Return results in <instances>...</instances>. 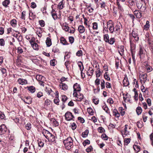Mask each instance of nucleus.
Segmentation results:
<instances>
[{"mask_svg":"<svg viewBox=\"0 0 153 153\" xmlns=\"http://www.w3.org/2000/svg\"><path fill=\"white\" fill-rule=\"evenodd\" d=\"M52 51L54 53H59V49L56 46L53 47L52 49Z\"/></svg>","mask_w":153,"mask_h":153,"instance_id":"nucleus-50","label":"nucleus"},{"mask_svg":"<svg viewBox=\"0 0 153 153\" xmlns=\"http://www.w3.org/2000/svg\"><path fill=\"white\" fill-rule=\"evenodd\" d=\"M64 5L65 1L63 0H62L58 4L57 8L59 10H62L63 8Z\"/></svg>","mask_w":153,"mask_h":153,"instance_id":"nucleus-15","label":"nucleus"},{"mask_svg":"<svg viewBox=\"0 0 153 153\" xmlns=\"http://www.w3.org/2000/svg\"><path fill=\"white\" fill-rule=\"evenodd\" d=\"M132 35L133 37L134 38L136 41H137L139 40V37L136 32L133 30L132 32Z\"/></svg>","mask_w":153,"mask_h":153,"instance_id":"nucleus-17","label":"nucleus"},{"mask_svg":"<svg viewBox=\"0 0 153 153\" xmlns=\"http://www.w3.org/2000/svg\"><path fill=\"white\" fill-rule=\"evenodd\" d=\"M61 42L63 45H66L68 44L66 39L63 37H61L60 39Z\"/></svg>","mask_w":153,"mask_h":153,"instance_id":"nucleus-34","label":"nucleus"},{"mask_svg":"<svg viewBox=\"0 0 153 153\" xmlns=\"http://www.w3.org/2000/svg\"><path fill=\"white\" fill-rule=\"evenodd\" d=\"M97 24L96 22L93 23V29L94 30H96L97 29Z\"/></svg>","mask_w":153,"mask_h":153,"instance_id":"nucleus-61","label":"nucleus"},{"mask_svg":"<svg viewBox=\"0 0 153 153\" xmlns=\"http://www.w3.org/2000/svg\"><path fill=\"white\" fill-rule=\"evenodd\" d=\"M23 101L26 103L30 104L32 102V99L29 96L25 97L23 100Z\"/></svg>","mask_w":153,"mask_h":153,"instance_id":"nucleus-13","label":"nucleus"},{"mask_svg":"<svg viewBox=\"0 0 153 153\" xmlns=\"http://www.w3.org/2000/svg\"><path fill=\"white\" fill-rule=\"evenodd\" d=\"M73 94L74 97H75L77 98L76 100L79 101H81L84 97L83 95L80 93L79 92L78 94L77 92H75V93H73Z\"/></svg>","mask_w":153,"mask_h":153,"instance_id":"nucleus-4","label":"nucleus"},{"mask_svg":"<svg viewBox=\"0 0 153 153\" xmlns=\"http://www.w3.org/2000/svg\"><path fill=\"white\" fill-rule=\"evenodd\" d=\"M104 105L102 106L103 109L105 110L107 113L109 114L110 116H111L109 108L105 103H104Z\"/></svg>","mask_w":153,"mask_h":153,"instance_id":"nucleus-19","label":"nucleus"},{"mask_svg":"<svg viewBox=\"0 0 153 153\" xmlns=\"http://www.w3.org/2000/svg\"><path fill=\"white\" fill-rule=\"evenodd\" d=\"M9 0H5L2 2L3 5L5 7H7V5L10 4Z\"/></svg>","mask_w":153,"mask_h":153,"instance_id":"nucleus-35","label":"nucleus"},{"mask_svg":"<svg viewBox=\"0 0 153 153\" xmlns=\"http://www.w3.org/2000/svg\"><path fill=\"white\" fill-rule=\"evenodd\" d=\"M65 117L66 120L69 121L71 120H74V116L71 113L69 112H66L65 114Z\"/></svg>","mask_w":153,"mask_h":153,"instance_id":"nucleus-3","label":"nucleus"},{"mask_svg":"<svg viewBox=\"0 0 153 153\" xmlns=\"http://www.w3.org/2000/svg\"><path fill=\"white\" fill-rule=\"evenodd\" d=\"M118 48H119V53L121 56H122L124 54V47L123 46H120Z\"/></svg>","mask_w":153,"mask_h":153,"instance_id":"nucleus-18","label":"nucleus"},{"mask_svg":"<svg viewBox=\"0 0 153 153\" xmlns=\"http://www.w3.org/2000/svg\"><path fill=\"white\" fill-rule=\"evenodd\" d=\"M101 137L104 140H107L108 139V136L105 134H102Z\"/></svg>","mask_w":153,"mask_h":153,"instance_id":"nucleus-48","label":"nucleus"},{"mask_svg":"<svg viewBox=\"0 0 153 153\" xmlns=\"http://www.w3.org/2000/svg\"><path fill=\"white\" fill-rule=\"evenodd\" d=\"M131 139L129 138H126L125 139L124 142L125 144L127 145L130 142Z\"/></svg>","mask_w":153,"mask_h":153,"instance_id":"nucleus-58","label":"nucleus"},{"mask_svg":"<svg viewBox=\"0 0 153 153\" xmlns=\"http://www.w3.org/2000/svg\"><path fill=\"white\" fill-rule=\"evenodd\" d=\"M107 102L110 104H112L114 103V101L111 98H110L108 99L107 100Z\"/></svg>","mask_w":153,"mask_h":153,"instance_id":"nucleus-63","label":"nucleus"},{"mask_svg":"<svg viewBox=\"0 0 153 153\" xmlns=\"http://www.w3.org/2000/svg\"><path fill=\"white\" fill-rule=\"evenodd\" d=\"M109 37L108 34H105L104 35V40L106 42H108Z\"/></svg>","mask_w":153,"mask_h":153,"instance_id":"nucleus-44","label":"nucleus"},{"mask_svg":"<svg viewBox=\"0 0 153 153\" xmlns=\"http://www.w3.org/2000/svg\"><path fill=\"white\" fill-rule=\"evenodd\" d=\"M59 100L58 97H56L54 100V102L55 103L58 105L59 102Z\"/></svg>","mask_w":153,"mask_h":153,"instance_id":"nucleus-57","label":"nucleus"},{"mask_svg":"<svg viewBox=\"0 0 153 153\" xmlns=\"http://www.w3.org/2000/svg\"><path fill=\"white\" fill-rule=\"evenodd\" d=\"M133 148L136 152H138L140 150V147L136 145L133 146Z\"/></svg>","mask_w":153,"mask_h":153,"instance_id":"nucleus-41","label":"nucleus"},{"mask_svg":"<svg viewBox=\"0 0 153 153\" xmlns=\"http://www.w3.org/2000/svg\"><path fill=\"white\" fill-rule=\"evenodd\" d=\"M5 117V116L4 113L0 112V120L4 119Z\"/></svg>","mask_w":153,"mask_h":153,"instance_id":"nucleus-59","label":"nucleus"},{"mask_svg":"<svg viewBox=\"0 0 153 153\" xmlns=\"http://www.w3.org/2000/svg\"><path fill=\"white\" fill-rule=\"evenodd\" d=\"M28 90L31 93H33L35 91V88L33 86H30V87H27Z\"/></svg>","mask_w":153,"mask_h":153,"instance_id":"nucleus-29","label":"nucleus"},{"mask_svg":"<svg viewBox=\"0 0 153 153\" xmlns=\"http://www.w3.org/2000/svg\"><path fill=\"white\" fill-rule=\"evenodd\" d=\"M137 114L138 115L140 114L142 111V109L140 107L138 106L136 109Z\"/></svg>","mask_w":153,"mask_h":153,"instance_id":"nucleus-27","label":"nucleus"},{"mask_svg":"<svg viewBox=\"0 0 153 153\" xmlns=\"http://www.w3.org/2000/svg\"><path fill=\"white\" fill-rule=\"evenodd\" d=\"M87 111L88 113L91 115H93L94 113L93 110L90 108H87Z\"/></svg>","mask_w":153,"mask_h":153,"instance_id":"nucleus-47","label":"nucleus"},{"mask_svg":"<svg viewBox=\"0 0 153 153\" xmlns=\"http://www.w3.org/2000/svg\"><path fill=\"white\" fill-rule=\"evenodd\" d=\"M94 70L92 68L89 67V68L87 71V74L88 76H92L93 74Z\"/></svg>","mask_w":153,"mask_h":153,"instance_id":"nucleus-20","label":"nucleus"},{"mask_svg":"<svg viewBox=\"0 0 153 153\" xmlns=\"http://www.w3.org/2000/svg\"><path fill=\"white\" fill-rule=\"evenodd\" d=\"M104 77L106 80L108 81L110 80V78L108 72H106L104 74Z\"/></svg>","mask_w":153,"mask_h":153,"instance_id":"nucleus-37","label":"nucleus"},{"mask_svg":"<svg viewBox=\"0 0 153 153\" xmlns=\"http://www.w3.org/2000/svg\"><path fill=\"white\" fill-rule=\"evenodd\" d=\"M38 30H37L36 31V33L38 35V36L39 37H41L42 36V35H41V36H40L38 34H41L42 33V31L41 30L42 29V28L41 27H39L38 28Z\"/></svg>","mask_w":153,"mask_h":153,"instance_id":"nucleus-55","label":"nucleus"},{"mask_svg":"<svg viewBox=\"0 0 153 153\" xmlns=\"http://www.w3.org/2000/svg\"><path fill=\"white\" fill-rule=\"evenodd\" d=\"M101 89H102L105 88V82L104 80H102L101 82Z\"/></svg>","mask_w":153,"mask_h":153,"instance_id":"nucleus-52","label":"nucleus"},{"mask_svg":"<svg viewBox=\"0 0 153 153\" xmlns=\"http://www.w3.org/2000/svg\"><path fill=\"white\" fill-rule=\"evenodd\" d=\"M140 78V81L142 84L143 83L144 84L147 79V75L146 74H144L139 76Z\"/></svg>","mask_w":153,"mask_h":153,"instance_id":"nucleus-7","label":"nucleus"},{"mask_svg":"<svg viewBox=\"0 0 153 153\" xmlns=\"http://www.w3.org/2000/svg\"><path fill=\"white\" fill-rule=\"evenodd\" d=\"M90 143V140H87V139L85 140L83 142V144L84 146H86L87 144H89Z\"/></svg>","mask_w":153,"mask_h":153,"instance_id":"nucleus-56","label":"nucleus"},{"mask_svg":"<svg viewBox=\"0 0 153 153\" xmlns=\"http://www.w3.org/2000/svg\"><path fill=\"white\" fill-rule=\"evenodd\" d=\"M137 7L138 9H140L142 12H145L146 10V5L140 1L137 4Z\"/></svg>","mask_w":153,"mask_h":153,"instance_id":"nucleus-2","label":"nucleus"},{"mask_svg":"<svg viewBox=\"0 0 153 153\" xmlns=\"http://www.w3.org/2000/svg\"><path fill=\"white\" fill-rule=\"evenodd\" d=\"M51 121L52 122V123L53 124V125L54 126H58L59 123L55 119H52L51 120Z\"/></svg>","mask_w":153,"mask_h":153,"instance_id":"nucleus-31","label":"nucleus"},{"mask_svg":"<svg viewBox=\"0 0 153 153\" xmlns=\"http://www.w3.org/2000/svg\"><path fill=\"white\" fill-rule=\"evenodd\" d=\"M88 133V130L87 129L82 133V136L83 137H87Z\"/></svg>","mask_w":153,"mask_h":153,"instance_id":"nucleus-38","label":"nucleus"},{"mask_svg":"<svg viewBox=\"0 0 153 153\" xmlns=\"http://www.w3.org/2000/svg\"><path fill=\"white\" fill-rule=\"evenodd\" d=\"M78 65L80 68V71H82L84 68L82 63L81 61L79 62L78 63Z\"/></svg>","mask_w":153,"mask_h":153,"instance_id":"nucleus-33","label":"nucleus"},{"mask_svg":"<svg viewBox=\"0 0 153 153\" xmlns=\"http://www.w3.org/2000/svg\"><path fill=\"white\" fill-rule=\"evenodd\" d=\"M39 22L41 27H43L45 26V22L43 20L39 21Z\"/></svg>","mask_w":153,"mask_h":153,"instance_id":"nucleus-46","label":"nucleus"},{"mask_svg":"<svg viewBox=\"0 0 153 153\" xmlns=\"http://www.w3.org/2000/svg\"><path fill=\"white\" fill-rule=\"evenodd\" d=\"M42 133L47 139H48L49 138V136H50V135L51 134V133L45 129H43L42 131Z\"/></svg>","mask_w":153,"mask_h":153,"instance_id":"nucleus-9","label":"nucleus"},{"mask_svg":"<svg viewBox=\"0 0 153 153\" xmlns=\"http://www.w3.org/2000/svg\"><path fill=\"white\" fill-rule=\"evenodd\" d=\"M31 46L33 47L34 50L38 49L39 46L36 43H34L31 45Z\"/></svg>","mask_w":153,"mask_h":153,"instance_id":"nucleus-36","label":"nucleus"},{"mask_svg":"<svg viewBox=\"0 0 153 153\" xmlns=\"http://www.w3.org/2000/svg\"><path fill=\"white\" fill-rule=\"evenodd\" d=\"M53 6H52V10L51 11V14L53 19H56L57 18L55 10L53 9Z\"/></svg>","mask_w":153,"mask_h":153,"instance_id":"nucleus-22","label":"nucleus"},{"mask_svg":"<svg viewBox=\"0 0 153 153\" xmlns=\"http://www.w3.org/2000/svg\"><path fill=\"white\" fill-rule=\"evenodd\" d=\"M36 78L38 80L41 81L42 80V79L44 78V77L42 75H38L36 76Z\"/></svg>","mask_w":153,"mask_h":153,"instance_id":"nucleus-49","label":"nucleus"},{"mask_svg":"<svg viewBox=\"0 0 153 153\" xmlns=\"http://www.w3.org/2000/svg\"><path fill=\"white\" fill-rule=\"evenodd\" d=\"M76 55L78 56H80L82 55V50L78 51L76 53Z\"/></svg>","mask_w":153,"mask_h":153,"instance_id":"nucleus-53","label":"nucleus"},{"mask_svg":"<svg viewBox=\"0 0 153 153\" xmlns=\"http://www.w3.org/2000/svg\"><path fill=\"white\" fill-rule=\"evenodd\" d=\"M59 86L60 88L64 91L67 90L68 88V86L66 84L62 82L60 83Z\"/></svg>","mask_w":153,"mask_h":153,"instance_id":"nucleus-14","label":"nucleus"},{"mask_svg":"<svg viewBox=\"0 0 153 153\" xmlns=\"http://www.w3.org/2000/svg\"><path fill=\"white\" fill-rule=\"evenodd\" d=\"M93 148L91 146H90L86 149V151L88 152H89L92 151Z\"/></svg>","mask_w":153,"mask_h":153,"instance_id":"nucleus-62","label":"nucleus"},{"mask_svg":"<svg viewBox=\"0 0 153 153\" xmlns=\"http://www.w3.org/2000/svg\"><path fill=\"white\" fill-rule=\"evenodd\" d=\"M46 43L48 47L50 46L51 45V39L49 37H47L46 41Z\"/></svg>","mask_w":153,"mask_h":153,"instance_id":"nucleus-30","label":"nucleus"},{"mask_svg":"<svg viewBox=\"0 0 153 153\" xmlns=\"http://www.w3.org/2000/svg\"><path fill=\"white\" fill-rule=\"evenodd\" d=\"M78 30L80 33H82L85 31V28L82 25H79L78 28Z\"/></svg>","mask_w":153,"mask_h":153,"instance_id":"nucleus-26","label":"nucleus"},{"mask_svg":"<svg viewBox=\"0 0 153 153\" xmlns=\"http://www.w3.org/2000/svg\"><path fill=\"white\" fill-rule=\"evenodd\" d=\"M17 53L19 54H22L23 52V50L22 48L20 47H19L17 48Z\"/></svg>","mask_w":153,"mask_h":153,"instance_id":"nucleus-45","label":"nucleus"},{"mask_svg":"<svg viewBox=\"0 0 153 153\" xmlns=\"http://www.w3.org/2000/svg\"><path fill=\"white\" fill-rule=\"evenodd\" d=\"M17 81L19 84L22 85L26 84L27 83V80L22 78L19 79Z\"/></svg>","mask_w":153,"mask_h":153,"instance_id":"nucleus-12","label":"nucleus"},{"mask_svg":"<svg viewBox=\"0 0 153 153\" xmlns=\"http://www.w3.org/2000/svg\"><path fill=\"white\" fill-rule=\"evenodd\" d=\"M109 27V30L111 33H113L114 32V25H110L108 27Z\"/></svg>","mask_w":153,"mask_h":153,"instance_id":"nucleus-40","label":"nucleus"},{"mask_svg":"<svg viewBox=\"0 0 153 153\" xmlns=\"http://www.w3.org/2000/svg\"><path fill=\"white\" fill-rule=\"evenodd\" d=\"M133 83L134 84H135V86L136 88H138L139 87L137 81L136 79H134Z\"/></svg>","mask_w":153,"mask_h":153,"instance_id":"nucleus-60","label":"nucleus"},{"mask_svg":"<svg viewBox=\"0 0 153 153\" xmlns=\"http://www.w3.org/2000/svg\"><path fill=\"white\" fill-rule=\"evenodd\" d=\"M49 141L51 142H54L55 140V138L54 136L52 134L50 135V136H49V138L47 139Z\"/></svg>","mask_w":153,"mask_h":153,"instance_id":"nucleus-25","label":"nucleus"},{"mask_svg":"<svg viewBox=\"0 0 153 153\" xmlns=\"http://www.w3.org/2000/svg\"><path fill=\"white\" fill-rule=\"evenodd\" d=\"M139 54L140 57L143 54L144 48L141 46L140 47Z\"/></svg>","mask_w":153,"mask_h":153,"instance_id":"nucleus-42","label":"nucleus"},{"mask_svg":"<svg viewBox=\"0 0 153 153\" xmlns=\"http://www.w3.org/2000/svg\"><path fill=\"white\" fill-rule=\"evenodd\" d=\"M137 125L138 128H141L143 126V123L140 121H138L137 122Z\"/></svg>","mask_w":153,"mask_h":153,"instance_id":"nucleus-54","label":"nucleus"},{"mask_svg":"<svg viewBox=\"0 0 153 153\" xmlns=\"http://www.w3.org/2000/svg\"><path fill=\"white\" fill-rule=\"evenodd\" d=\"M120 26L119 25H116L115 27H114V32L116 33H119L120 31Z\"/></svg>","mask_w":153,"mask_h":153,"instance_id":"nucleus-24","label":"nucleus"},{"mask_svg":"<svg viewBox=\"0 0 153 153\" xmlns=\"http://www.w3.org/2000/svg\"><path fill=\"white\" fill-rule=\"evenodd\" d=\"M0 70L3 74V76L5 77L7 76V71L6 69L1 68Z\"/></svg>","mask_w":153,"mask_h":153,"instance_id":"nucleus-28","label":"nucleus"},{"mask_svg":"<svg viewBox=\"0 0 153 153\" xmlns=\"http://www.w3.org/2000/svg\"><path fill=\"white\" fill-rule=\"evenodd\" d=\"M134 16L135 17V18H140L141 16L142 15L141 13L139 12L138 11L136 10L134 12Z\"/></svg>","mask_w":153,"mask_h":153,"instance_id":"nucleus-16","label":"nucleus"},{"mask_svg":"<svg viewBox=\"0 0 153 153\" xmlns=\"http://www.w3.org/2000/svg\"><path fill=\"white\" fill-rule=\"evenodd\" d=\"M46 92L52 97H53L55 94L54 92L50 88L46 87L45 90Z\"/></svg>","mask_w":153,"mask_h":153,"instance_id":"nucleus-10","label":"nucleus"},{"mask_svg":"<svg viewBox=\"0 0 153 153\" xmlns=\"http://www.w3.org/2000/svg\"><path fill=\"white\" fill-rule=\"evenodd\" d=\"M115 41V39L114 37L111 38L110 39H109L108 42H107V43H108L109 44L111 45H113L114 44V42Z\"/></svg>","mask_w":153,"mask_h":153,"instance_id":"nucleus-32","label":"nucleus"},{"mask_svg":"<svg viewBox=\"0 0 153 153\" xmlns=\"http://www.w3.org/2000/svg\"><path fill=\"white\" fill-rule=\"evenodd\" d=\"M128 125H126L125 126V128H124V130L122 131L121 133L123 137H125L126 136L129 134V132L127 131V128Z\"/></svg>","mask_w":153,"mask_h":153,"instance_id":"nucleus-11","label":"nucleus"},{"mask_svg":"<svg viewBox=\"0 0 153 153\" xmlns=\"http://www.w3.org/2000/svg\"><path fill=\"white\" fill-rule=\"evenodd\" d=\"M60 24L61 25L63 30L66 31H68L69 30V27L68 26V24L64 21L61 22Z\"/></svg>","mask_w":153,"mask_h":153,"instance_id":"nucleus-5","label":"nucleus"},{"mask_svg":"<svg viewBox=\"0 0 153 153\" xmlns=\"http://www.w3.org/2000/svg\"><path fill=\"white\" fill-rule=\"evenodd\" d=\"M16 20H11L10 21L11 25L14 27H16Z\"/></svg>","mask_w":153,"mask_h":153,"instance_id":"nucleus-43","label":"nucleus"},{"mask_svg":"<svg viewBox=\"0 0 153 153\" xmlns=\"http://www.w3.org/2000/svg\"><path fill=\"white\" fill-rule=\"evenodd\" d=\"M73 88L74 89V93H75V92H79L81 90L80 85L77 83L74 85Z\"/></svg>","mask_w":153,"mask_h":153,"instance_id":"nucleus-8","label":"nucleus"},{"mask_svg":"<svg viewBox=\"0 0 153 153\" xmlns=\"http://www.w3.org/2000/svg\"><path fill=\"white\" fill-rule=\"evenodd\" d=\"M51 103V101L48 99H46L45 101V105L48 106L50 105Z\"/></svg>","mask_w":153,"mask_h":153,"instance_id":"nucleus-51","label":"nucleus"},{"mask_svg":"<svg viewBox=\"0 0 153 153\" xmlns=\"http://www.w3.org/2000/svg\"><path fill=\"white\" fill-rule=\"evenodd\" d=\"M123 84L124 86H127L129 84L128 79L127 77H125L123 81Z\"/></svg>","mask_w":153,"mask_h":153,"instance_id":"nucleus-21","label":"nucleus"},{"mask_svg":"<svg viewBox=\"0 0 153 153\" xmlns=\"http://www.w3.org/2000/svg\"><path fill=\"white\" fill-rule=\"evenodd\" d=\"M113 115L117 117H119L120 116V114L118 113L116 109H114L113 111Z\"/></svg>","mask_w":153,"mask_h":153,"instance_id":"nucleus-23","label":"nucleus"},{"mask_svg":"<svg viewBox=\"0 0 153 153\" xmlns=\"http://www.w3.org/2000/svg\"><path fill=\"white\" fill-rule=\"evenodd\" d=\"M101 74L100 69L98 68L96 71V76L97 77H99Z\"/></svg>","mask_w":153,"mask_h":153,"instance_id":"nucleus-39","label":"nucleus"},{"mask_svg":"<svg viewBox=\"0 0 153 153\" xmlns=\"http://www.w3.org/2000/svg\"><path fill=\"white\" fill-rule=\"evenodd\" d=\"M63 143L65 147L68 150L70 149L73 147V140L70 137L64 140L63 141Z\"/></svg>","mask_w":153,"mask_h":153,"instance_id":"nucleus-1","label":"nucleus"},{"mask_svg":"<svg viewBox=\"0 0 153 153\" xmlns=\"http://www.w3.org/2000/svg\"><path fill=\"white\" fill-rule=\"evenodd\" d=\"M7 128L5 125H1L0 126V134H4L7 131Z\"/></svg>","mask_w":153,"mask_h":153,"instance_id":"nucleus-6","label":"nucleus"},{"mask_svg":"<svg viewBox=\"0 0 153 153\" xmlns=\"http://www.w3.org/2000/svg\"><path fill=\"white\" fill-rule=\"evenodd\" d=\"M146 39L148 41V43L149 45V46H153V41L150 40L148 38Z\"/></svg>","mask_w":153,"mask_h":153,"instance_id":"nucleus-64","label":"nucleus"}]
</instances>
